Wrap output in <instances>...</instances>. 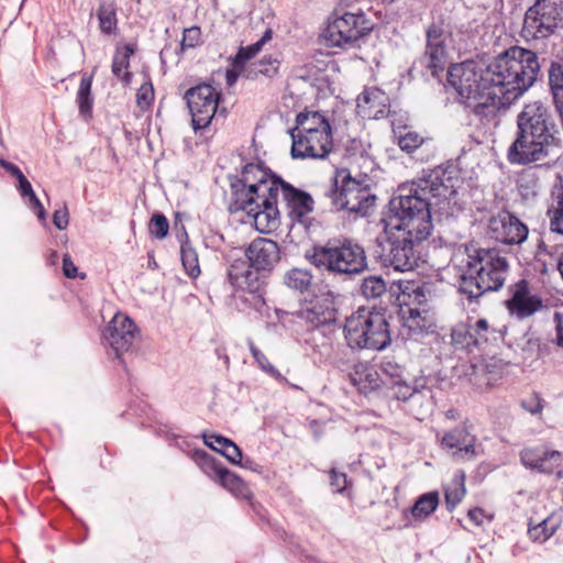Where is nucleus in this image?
<instances>
[{
	"label": "nucleus",
	"mask_w": 563,
	"mask_h": 563,
	"mask_svg": "<svg viewBox=\"0 0 563 563\" xmlns=\"http://www.w3.org/2000/svg\"><path fill=\"white\" fill-rule=\"evenodd\" d=\"M154 99V89L151 82L143 84L136 93L137 106L142 109L147 108Z\"/></svg>",
	"instance_id": "obj_51"
},
{
	"label": "nucleus",
	"mask_w": 563,
	"mask_h": 563,
	"mask_svg": "<svg viewBox=\"0 0 563 563\" xmlns=\"http://www.w3.org/2000/svg\"><path fill=\"white\" fill-rule=\"evenodd\" d=\"M129 67V54H117L112 62V73L124 82H129L131 73L126 69Z\"/></svg>",
	"instance_id": "obj_47"
},
{
	"label": "nucleus",
	"mask_w": 563,
	"mask_h": 563,
	"mask_svg": "<svg viewBox=\"0 0 563 563\" xmlns=\"http://www.w3.org/2000/svg\"><path fill=\"white\" fill-rule=\"evenodd\" d=\"M411 410H416L418 415H424L433 408L432 390L423 384L416 382V390L409 400Z\"/></svg>",
	"instance_id": "obj_33"
},
{
	"label": "nucleus",
	"mask_w": 563,
	"mask_h": 563,
	"mask_svg": "<svg viewBox=\"0 0 563 563\" xmlns=\"http://www.w3.org/2000/svg\"><path fill=\"white\" fill-rule=\"evenodd\" d=\"M168 220L163 213L156 212L152 216L148 223V230L153 236L159 240L164 239L168 234Z\"/></svg>",
	"instance_id": "obj_45"
},
{
	"label": "nucleus",
	"mask_w": 563,
	"mask_h": 563,
	"mask_svg": "<svg viewBox=\"0 0 563 563\" xmlns=\"http://www.w3.org/2000/svg\"><path fill=\"white\" fill-rule=\"evenodd\" d=\"M279 60L276 58H263L258 62L252 63L247 73V78H254L257 75H263L272 78L277 74Z\"/></svg>",
	"instance_id": "obj_41"
},
{
	"label": "nucleus",
	"mask_w": 563,
	"mask_h": 563,
	"mask_svg": "<svg viewBox=\"0 0 563 563\" xmlns=\"http://www.w3.org/2000/svg\"><path fill=\"white\" fill-rule=\"evenodd\" d=\"M53 223L58 230H65L68 227L69 213L66 205L60 209L55 210L53 214Z\"/></svg>",
	"instance_id": "obj_56"
},
{
	"label": "nucleus",
	"mask_w": 563,
	"mask_h": 563,
	"mask_svg": "<svg viewBox=\"0 0 563 563\" xmlns=\"http://www.w3.org/2000/svg\"><path fill=\"white\" fill-rule=\"evenodd\" d=\"M77 267L74 264L69 254L63 256V273L67 278L77 277Z\"/></svg>",
	"instance_id": "obj_57"
},
{
	"label": "nucleus",
	"mask_w": 563,
	"mask_h": 563,
	"mask_svg": "<svg viewBox=\"0 0 563 563\" xmlns=\"http://www.w3.org/2000/svg\"><path fill=\"white\" fill-rule=\"evenodd\" d=\"M443 449L452 451V456L457 460L471 461L477 456L476 437L463 424L445 432L441 438Z\"/></svg>",
	"instance_id": "obj_22"
},
{
	"label": "nucleus",
	"mask_w": 563,
	"mask_h": 563,
	"mask_svg": "<svg viewBox=\"0 0 563 563\" xmlns=\"http://www.w3.org/2000/svg\"><path fill=\"white\" fill-rule=\"evenodd\" d=\"M552 101L563 99V62H552L548 70Z\"/></svg>",
	"instance_id": "obj_38"
},
{
	"label": "nucleus",
	"mask_w": 563,
	"mask_h": 563,
	"mask_svg": "<svg viewBox=\"0 0 563 563\" xmlns=\"http://www.w3.org/2000/svg\"><path fill=\"white\" fill-rule=\"evenodd\" d=\"M329 120L319 111H303L296 117V126L289 133H308L314 131H330Z\"/></svg>",
	"instance_id": "obj_29"
},
{
	"label": "nucleus",
	"mask_w": 563,
	"mask_h": 563,
	"mask_svg": "<svg viewBox=\"0 0 563 563\" xmlns=\"http://www.w3.org/2000/svg\"><path fill=\"white\" fill-rule=\"evenodd\" d=\"M137 333V327L130 317L117 313L106 327L103 338L115 356L121 357L123 353L131 349Z\"/></svg>",
	"instance_id": "obj_17"
},
{
	"label": "nucleus",
	"mask_w": 563,
	"mask_h": 563,
	"mask_svg": "<svg viewBox=\"0 0 563 563\" xmlns=\"http://www.w3.org/2000/svg\"><path fill=\"white\" fill-rule=\"evenodd\" d=\"M372 30L363 13H344L329 21L322 36L330 47L353 45Z\"/></svg>",
	"instance_id": "obj_12"
},
{
	"label": "nucleus",
	"mask_w": 563,
	"mask_h": 563,
	"mask_svg": "<svg viewBox=\"0 0 563 563\" xmlns=\"http://www.w3.org/2000/svg\"><path fill=\"white\" fill-rule=\"evenodd\" d=\"M558 522L551 517L543 519L536 526H529L528 534L536 542H545L558 529Z\"/></svg>",
	"instance_id": "obj_40"
},
{
	"label": "nucleus",
	"mask_w": 563,
	"mask_h": 563,
	"mask_svg": "<svg viewBox=\"0 0 563 563\" xmlns=\"http://www.w3.org/2000/svg\"><path fill=\"white\" fill-rule=\"evenodd\" d=\"M561 0H537L525 13L521 37L537 41L549 37L562 20Z\"/></svg>",
	"instance_id": "obj_11"
},
{
	"label": "nucleus",
	"mask_w": 563,
	"mask_h": 563,
	"mask_svg": "<svg viewBox=\"0 0 563 563\" xmlns=\"http://www.w3.org/2000/svg\"><path fill=\"white\" fill-rule=\"evenodd\" d=\"M312 275L307 269L292 268L285 273L284 284L300 294L309 292L312 286Z\"/></svg>",
	"instance_id": "obj_32"
},
{
	"label": "nucleus",
	"mask_w": 563,
	"mask_h": 563,
	"mask_svg": "<svg viewBox=\"0 0 563 563\" xmlns=\"http://www.w3.org/2000/svg\"><path fill=\"white\" fill-rule=\"evenodd\" d=\"M221 93L209 84H200L189 88L184 98L191 114L192 128L201 130L207 128L219 106Z\"/></svg>",
	"instance_id": "obj_13"
},
{
	"label": "nucleus",
	"mask_w": 563,
	"mask_h": 563,
	"mask_svg": "<svg viewBox=\"0 0 563 563\" xmlns=\"http://www.w3.org/2000/svg\"><path fill=\"white\" fill-rule=\"evenodd\" d=\"M344 336L352 350L382 351L391 342L385 314L364 308L346 318Z\"/></svg>",
	"instance_id": "obj_7"
},
{
	"label": "nucleus",
	"mask_w": 563,
	"mask_h": 563,
	"mask_svg": "<svg viewBox=\"0 0 563 563\" xmlns=\"http://www.w3.org/2000/svg\"><path fill=\"white\" fill-rule=\"evenodd\" d=\"M243 256L251 268L269 273L280 260V249L271 239L257 238L244 250Z\"/></svg>",
	"instance_id": "obj_19"
},
{
	"label": "nucleus",
	"mask_w": 563,
	"mask_h": 563,
	"mask_svg": "<svg viewBox=\"0 0 563 563\" xmlns=\"http://www.w3.org/2000/svg\"><path fill=\"white\" fill-rule=\"evenodd\" d=\"M272 175H274L272 172H267L258 164H246L240 177H230L231 195L242 188L247 192H253L254 187L258 186L262 191H265L267 190L266 185L271 184Z\"/></svg>",
	"instance_id": "obj_25"
},
{
	"label": "nucleus",
	"mask_w": 563,
	"mask_h": 563,
	"mask_svg": "<svg viewBox=\"0 0 563 563\" xmlns=\"http://www.w3.org/2000/svg\"><path fill=\"white\" fill-rule=\"evenodd\" d=\"M179 242H180V256H181V263L186 271V273L191 278H197L200 275V266L198 261V254L196 250L191 246L189 242L188 234L181 225V234L179 235Z\"/></svg>",
	"instance_id": "obj_30"
},
{
	"label": "nucleus",
	"mask_w": 563,
	"mask_h": 563,
	"mask_svg": "<svg viewBox=\"0 0 563 563\" xmlns=\"http://www.w3.org/2000/svg\"><path fill=\"white\" fill-rule=\"evenodd\" d=\"M488 233L500 243L519 245L527 240L529 230L515 214L503 210L489 219Z\"/></svg>",
	"instance_id": "obj_16"
},
{
	"label": "nucleus",
	"mask_w": 563,
	"mask_h": 563,
	"mask_svg": "<svg viewBox=\"0 0 563 563\" xmlns=\"http://www.w3.org/2000/svg\"><path fill=\"white\" fill-rule=\"evenodd\" d=\"M422 141L416 132H407L398 137V145L402 151L411 153L422 144Z\"/></svg>",
	"instance_id": "obj_49"
},
{
	"label": "nucleus",
	"mask_w": 563,
	"mask_h": 563,
	"mask_svg": "<svg viewBox=\"0 0 563 563\" xmlns=\"http://www.w3.org/2000/svg\"><path fill=\"white\" fill-rule=\"evenodd\" d=\"M199 464L209 476L213 473L220 484L232 494L239 497H247L249 488L246 484L234 473L221 466L212 456L202 452Z\"/></svg>",
	"instance_id": "obj_24"
},
{
	"label": "nucleus",
	"mask_w": 563,
	"mask_h": 563,
	"mask_svg": "<svg viewBox=\"0 0 563 563\" xmlns=\"http://www.w3.org/2000/svg\"><path fill=\"white\" fill-rule=\"evenodd\" d=\"M552 203L547 211L550 219V230L563 235V186L556 187L552 192Z\"/></svg>",
	"instance_id": "obj_31"
},
{
	"label": "nucleus",
	"mask_w": 563,
	"mask_h": 563,
	"mask_svg": "<svg viewBox=\"0 0 563 563\" xmlns=\"http://www.w3.org/2000/svg\"><path fill=\"white\" fill-rule=\"evenodd\" d=\"M439 505V494L431 492L421 495L411 508L415 518H424L432 514Z\"/></svg>",
	"instance_id": "obj_36"
},
{
	"label": "nucleus",
	"mask_w": 563,
	"mask_h": 563,
	"mask_svg": "<svg viewBox=\"0 0 563 563\" xmlns=\"http://www.w3.org/2000/svg\"><path fill=\"white\" fill-rule=\"evenodd\" d=\"M509 264L496 249H475L467 254L460 276L459 291L473 302L486 292L499 290L508 275Z\"/></svg>",
	"instance_id": "obj_4"
},
{
	"label": "nucleus",
	"mask_w": 563,
	"mask_h": 563,
	"mask_svg": "<svg viewBox=\"0 0 563 563\" xmlns=\"http://www.w3.org/2000/svg\"><path fill=\"white\" fill-rule=\"evenodd\" d=\"M338 310L334 301L328 295H314L311 298H305L300 308L294 312V316L306 321L314 328L335 322Z\"/></svg>",
	"instance_id": "obj_18"
},
{
	"label": "nucleus",
	"mask_w": 563,
	"mask_h": 563,
	"mask_svg": "<svg viewBox=\"0 0 563 563\" xmlns=\"http://www.w3.org/2000/svg\"><path fill=\"white\" fill-rule=\"evenodd\" d=\"M324 195L336 211L342 210L360 217L368 216L376 201L371 189L353 178L346 169L335 173Z\"/></svg>",
	"instance_id": "obj_8"
},
{
	"label": "nucleus",
	"mask_w": 563,
	"mask_h": 563,
	"mask_svg": "<svg viewBox=\"0 0 563 563\" xmlns=\"http://www.w3.org/2000/svg\"><path fill=\"white\" fill-rule=\"evenodd\" d=\"M385 239L378 244V258L384 267L397 272H410L420 258V244L424 240H418L417 234L401 230H390L384 225Z\"/></svg>",
	"instance_id": "obj_9"
},
{
	"label": "nucleus",
	"mask_w": 563,
	"mask_h": 563,
	"mask_svg": "<svg viewBox=\"0 0 563 563\" xmlns=\"http://www.w3.org/2000/svg\"><path fill=\"white\" fill-rule=\"evenodd\" d=\"M223 440H230V439L222 437L220 434H203L205 444L220 454H222V452L224 451V449L227 446V443L222 442Z\"/></svg>",
	"instance_id": "obj_54"
},
{
	"label": "nucleus",
	"mask_w": 563,
	"mask_h": 563,
	"mask_svg": "<svg viewBox=\"0 0 563 563\" xmlns=\"http://www.w3.org/2000/svg\"><path fill=\"white\" fill-rule=\"evenodd\" d=\"M27 199H29L30 208L33 209L34 211L36 210V208L42 206V202L40 201V199L37 198V196L35 194H32V196L29 197Z\"/></svg>",
	"instance_id": "obj_62"
},
{
	"label": "nucleus",
	"mask_w": 563,
	"mask_h": 563,
	"mask_svg": "<svg viewBox=\"0 0 563 563\" xmlns=\"http://www.w3.org/2000/svg\"><path fill=\"white\" fill-rule=\"evenodd\" d=\"M522 68L525 74L518 71V77L525 76L526 85L520 93L515 96L504 91V89L499 90L497 87H492L479 93L476 100H466V106L472 108L473 113L481 119H494L505 103L517 100L536 84L541 68L538 56L529 62L526 60Z\"/></svg>",
	"instance_id": "obj_10"
},
{
	"label": "nucleus",
	"mask_w": 563,
	"mask_h": 563,
	"mask_svg": "<svg viewBox=\"0 0 563 563\" xmlns=\"http://www.w3.org/2000/svg\"><path fill=\"white\" fill-rule=\"evenodd\" d=\"M453 343L461 345L463 349L472 351L475 347V340L472 331V320L467 323L459 324L452 331Z\"/></svg>",
	"instance_id": "obj_42"
},
{
	"label": "nucleus",
	"mask_w": 563,
	"mask_h": 563,
	"mask_svg": "<svg viewBox=\"0 0 563 563\" xmlns=\"http://www.w3.org/2000/svg\"><path fill=\"white\" fill-rule=\"evenodd\" d=\"M472 380L477 387H490L497 379L501 377V374L506 367V363L503 360L496 357L484 358L473 366Z\"/></svg>",
	"instance_id": "obj_28"
},
{
	"label": "nucleus",
	"mask_w": 563,
	"mask_h": 563,
	"mask_svg": "<svg viewBox=\"0 0 563 563\" xmlns=\"http://www.w3.org/2000/svg\"><path fill=\"white\" fill-rule=\"evenodd\" d=\"M100 30L111 34L117 27V12L113 3L102 2L97 12Z\"/></svg>",
	"instance_id": "obj_39"
},
{
	"label": "nucleus",
	"mask_w": 563,
	"mask_h": 563,
	"mask_svg": "<svg viewBox=\"0 0 563 563\" xmlns=\"http://www.w3.org/2000/svg\"><path fill=\"white\" fill-rule=\"evenodd\" d=\"M279 186L280 202L285 205L291 220L305 223V218L313 211L314 201L311 195L295 188L283 179H280Z\"/></svg>",
	"instance_id": "obj_23"
},
{
	"label": "nucleus",
	"mask_w": 563,
	"mask_h": 563,
	"mask_svg": "<svg viewBox=\"0 0 563 563\" xmlns=\"http://www.w3.org/2000/svg\"><path fill=\"white\" fill-rule=\"evenodd\" d=\"M92 77L84 76L80 80L79 89L77 91V103L79 112L84 117H90L92 110L93 99L91 97Z\"/></svg>",
	"instance_id": "obj_37"
},
{
	"label": "nucleus",
	"mask_w": 563,
	"mask_h": 563,
	"mask_svg": "<svg viewBox=\"0 0 563 563\" xmlns=\"http://www.w3.org/2000/svg\"><path fill=\"white\" fill-rule=\"evenodd\" d=\"M19 181V189L21 191L22 197L29 198L32 196V194H35L31 183L27 180L25 176L20 177Z\"/></svg>",
	"instance_id": "obj_59"
},
{
	"label": "nucleus",
	"mask_w": 563,
	"mask_h": 563,
	"mask_svg": "<svg viewBox=\"0 0 563 563\" xmlns=\"http://www.w3.org/2000/svg\"><path fill=\"white\" fill-rule=\"evenodd\" d=\"M273 31L267 29L263 36L254 44L246 47H241L234 57L233 65L235 68H242L244 64L254 57L264 46L265 43L272 40Z\"/></svg>",
	"instance_id": "obj_35"
},
{
	"label": "nucleus",
	"mask_w": 563,
	"mask_h": 563,
	"mask_svg": "<svg viewBox=\"0 0 563 563\" xmlns=\"http://www.w3.org/2000/svg\"><path fill=\"white\" fill-rule=\"evenodd\" d=\"M536 56L531 49L511 46L488 64L465 60L450 66L448 82L465 100H476L479 93L492 87L516 96L526 85L525 76L518 77V71L525 74L522 65Z\"/></svg>",
	"instance_id": "obj_2"
},
{
	"label": "nucleus",
	"mask_w": 563,
	"mask_h": 563,
	"mask_svg": "<svg viewBox=\"0 0 563 563\" xmlns=\"http://www.w3.org/2000/svg\"><path fill=\"white\" fill-rule=\"evenodd\" d=\"M201 31L198 26H191L184 30L181 48H194L200 44Z\"/></svg>",
	"instance_id": "obj_50"
},
{
	"label": "nucleus",
	"mask_w": 563,
	"mask_h": 563,
	"mask_svg": "<svg viewBox=\"0 0 563 563\" xmlns=\"http://www.w3.org/2000/svg\"><path fill=\"white\" fill-rule=\"evenodd\" d=\"M249 347H250V351L253 355V357L255 358L256 363L258 364V366L264 371L266 372L267 374H269L272 377L276 378V379H283L280 373L278 372L277 368H275L267 360V357L264 355V353H262L255 345L252 341H249Z\"/></svg>",
	"instance_id": "obj_46"
},
{
	"label": "nucleus",
	"mask_w": 563,
	"mask_h": 563,
	"mask_svg": "<svg viewBox=\"0 0 563 563\" xmlns=\"http://www.w3.org/2000/svg\"><path fill=\"white\" fill-rule=\"evenodd\" d=\"M282 177L271 176V184L266 185L265 191L254 187L253 192L243 188L231 195L229 210L231 212L244 211L254 219L256 229L266 232L277 229L279 224L278 197L280 192Z\"/></svg>",
	"instance_id": "obj_5"
},
{
	"label": "nucleus",
	"mask_w": 563,
	"mask_h": 563,
	"mask_svg": "<svg viewBox=\"0 0 563 563\" xmlns=\"http://www.w3.org/2000/svg\"><path fill=\"white\" fill-rule=\"evenodd\" d=\"M460 172L455 164L439 165L421 177L398 187L382 219L385 227L427 240L433 230L432 212H446L455 195Z\"/></svg>",
	"instance_id": "obj_1"
},
{
	"label": "nucleus",
	"mask_w": 563,
	"mask_h": 563,
	"mask_svg": "<svg viewBox=\"0 0 563 563\" xmlns=\"http://www.w3.org/2000/svg\"><path fill=\"white\" fill-rule=\"evenodd\" d=\"M563 132L550 108L542 101L526 103L516 117L514 141L507 159L512 165L542 166L559 158Z\"/></svg>",
	"instance_id": "obj_3"
},
{
	"label": "nucleus",
	"mask_w": 563,
	"mask_h": 563,
	"mask_svg": "<svg viewBox=\"0 0 563 563\" xmlns=\"http://www.w3.org/2000/svg\"><path fill=\"white\" fill-rule=\"evenodd\" d=\"M382 371L384 374L396 380L401 379L404 368L391 358H385L382 363Z\"/></svg>",
	"instance_id": "obj_53"
},
{
	"label": "nucleus",
	"mask_w": 563,
	"mask_h": 563,
	"mask_svg": "<svg viewBox=\"0 0 563 563\" xmlns=\"http://www.w3.org/2000/svg\"><path fill=\"white\" fill-rule=\"evenodd\" d=\"M555 342L559 346H562L563 347V328L561 324H559L556 327V338H555Z\"/></svg>",
	"instance_id": "obj_63"
},
{
	"label": "nucleus",
	"mask_w": 563,
	"mask_h": 563,
	"mask_svg": "<svg viewBox=\"0 0 563 563\" xmlns=\"http://www.w3.org/2000/svg\"><path fill=\"white\" fill-rule=\"evenodd\" d=\"M475 347L486 350L489 345H498L504 341L507 327L493 320L479 318L472 322Z\"/></svg>",
	"instance_id": "obj_27"
},
{
	"label": "nucleus",
	"mask_w": 563,
	"mask_h": 563,
	"mask_svg": "<svg viewBox=\"0 0 563 563\" xmlns=\"http://www.w3.org/2000/svg\"><path fill=\"white\" fill-rule=\"evenodd\" d=\"M292 158L324 159L333 148L332 130L308 133H290Z\"/></svg>",
	"instance_id": "obj_15"
},
{
	"label": "nucleus",
	"mask_w": 563,
	"mask_h": 563,
	"mask_svg": "<svg viewBox=\"0 0 563 563\" xmlns=\"http://www.w3.org/2000/svg\"><path fill=\"white\" fill-rule=\"evenodd\" d=\"M236 74L233 70L227 71V82L228 85H233L236 81Z\"/></svg>",
	"instance_id": "obj_64"
},
{
	"label": "nucleus",
	"mask_w": 563,
	"mask_h": 563,
	"mask_svg": "<svg viewBox=\"0 0 563 563\" xmlns=\"http://www.w3.org/2000/svg\"><path fill=\"white\" fill-rule=\"evenodd\" d=\"M380 97V91L377 89L367 90L365 89L357 97V110L364 117L367 115L371 118L372 115L376 117L379 111H375L374 113L371 111L372 108L376 106V99Z\"/></svg>",
	"instance_id": "obj_43"
},
{
	"label": "nucleus",
	"mask_w": 563,
	"mask_h": 563,
	"mask_svg": "<svg viewBox=\"0 0 563 563\" xmlns=\"http://www.w3.org/2000/svg\"><path fill=\"white\" fill-rule=\"evenodd\" d=\"M522 407L532 415L540 413L543 408L539 397H531L529 400H523Z\"/></svg>",
	"instance_id": "obj_58"
},
{
	"label": "nucleus",
	"mask_w": 563,
	"mask_h": 563,
	"mask_svg": "<svg viewBox=\"0 0 563 563\" xmlns=\"http://www.w3.org/2000/svg\"><path fill=\"white\" fill-rule=\"evenodd\" d=\"M448 32L439 23H431L426 31V51L424 54L415 62L412 68L418 65L430 71L433 78H439L448 64Z\"/></svg>",
	"instance_id": "obj_14"
},
{
	"label": "nucleus",
	"mask_w": 563,
	"mask_h": 563,
	"mask_svg": "<svg viewBox=\"0 0 563 563\" xmlns=\"http://www.w3.org/2000/svg\"><path fill=\"white\" fill-rule=\"evenodd\" d=\"M316 267L335 275H356L367 268L364 247L357 242L342 238L317 245L308 256Z\"/></svg>",
	"instance_id": "obj_6"
},
{
	"label": "nucleus",
	"mask_w": 563,
	"mask_h": 563,
	"mask_svg": "<svg viewBox=\"0 0 563 563\" xmlns=\"http://www.w3.org/2000/svg\"><path fill=\"white\" fill-rule=\"evenodd\" d=\"M468 518L477 526L483 522L484 511L481 508H474L468 511Z\"/></svg>",
	"instance_id": "obj_61"
},
{
	"label": "nucleus",
	"mask_w": 563,
	"mask_h": 563,
	"mask_svg": "<svg viewBox=\"0 0 563 563\" xmlns=\"http://www.w3.org/2000/svg\"><path fill=\"white\" fill-rule=\"evenodd\" d=\"M228 261L230 262L228 279L233 287L251 294L261 291L264 285V272L251 268L244 257H235L234 253L228 255Z\"/></svg>",
	"instance_id": "obj_20"
},
{
	"label": "nucleus",
	"mask_w": 563,
	"mask_h": 563,
	"mask_svg": "<svg viewBox=\"0 0 563 563\" xmlns=\"http://www.w3.org/2000/svg\"><path fill=\"white\" fill-rule=\"evenodd\" d=\"M520 461L527 468L544 474L556 472L562 477L563 455L560 451L545 446L525 448L520 451Z\"/></svg>",
	"instance_id": "obj_21"
},
{
	"label": "nucleus",
	"mask_w": 563,
	"mask_h": 563,
	"mask_svg": "<svg viewBox=\"0 0 563 563\" xmlns=\"http://www.w3.org/2000/svg\"><path fill=\"white\" fill-rule=\"evenodd\" d=\"M506 303L509 311L519 318L531 316L542 306V301L537 296L529 295L528 282L525 279L515 284L512 296Z\"/></svg>",
	"instance_id": "obj_26"
},
{
	"label": "nucleus",
	"mask_w": 563,
	"mask_h": 563,
	"mask_svg": "<svg viewBox=\"0 0 563 563\" xmlns=\"http://www.w3.org/2000/svg\"><path fill=\"white\" fill-rule=\"evenodd\" d=\"M465 492L464 474H462L459 481H454L452 486L445 489V504L449 511H453V509L462 501Z\"/></svg>",
	"instance_id": "obj_44"
},
{
	"label": "nucleus",
	"mask_w": 563,
	"mask_h": 563,
	"mask_svg": "<svg viewBox=\"0 0 563 563\" xmlns=\"http://www.w3.org/2000/svg\"><path fill=\"white\" fill-rule=\"evenodd\" d=\"M387 284L382 276L368 275L362 279L360 294L366 299H377L386 294Z\"/></svg>",
	"instance_id": "obj_34"
},
{
	"label": "nucleus",
	"mask_w": 563,
	"mask_h": 563,
	"mask_svg": "<svg viewBox=\"0 0 563 563\" xmlns=\"http://www.w3.org/2000/svg\"><path fill=\"white\" fill-rule=\"evenodd\" d=\"M222 442L227 443L222 455L225 456L232 464H241L243 459L242 450L232 440H223Z\"/></svg>",
	"instance_id": "obj_52"
},
{
	"label": "nucleus",
	"mask_w": 563,
	"mask_h": 563,
	"mask_svg": "<svg viewBox=\"0 0 563 563\" xmlns=\"http://www.w3.org/2000/svg\"><path fill=\"white\" fill-rule=\"evenodd\" d=\"M391 395L394 398L409 402L411 396L415 394L416 384L410 386L406 384L402 379L395 380L393 386L390 387Z\"/></svg>",
	"instance_id": "obj_48"
},
{
	"label": "nucleus",
	"mask_w": 563,
	"mask_h": 563,
	"mask_svg": "<svg viewBox=\"0 0 563 563\" xmlns=\"http://www.w3.org/2000/svg\"><path fill=\"white\" fill-rule=\"evenodd\" d=\"M0 164L9 174H11L13 177H15L16 180H19L20 177L24 176L22 170L16 165H14L13 163H10L8 161L1 159Z\"/></svg>",
	"instance_id": "obj_60"
},
{
	"label": "nucleus",
	"mask_w": 563,
	"mask_h": 563,
	"mask_svg": "<svg viewBox=\"0 0 563 563\" xmlns=\"http://www.w3.org/2000/svg\"><path fill=\"white\" fill-rule=\"evenodd\" d=\"M330 484L336 493H342L346 488L347 484L346 474L332 468L330 471Z\"/></svg>",
	"instance_id": "obj_55"
}]
</instances>
